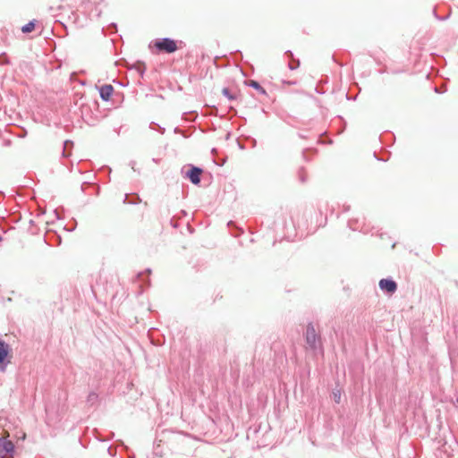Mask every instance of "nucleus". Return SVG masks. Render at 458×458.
Returning <instances> with one entry per match:
<instances>
[{"label":"nucleus","mask_w":458,"mask_h":458,"mask_svg":"<svg viewBox=\"0 0 458 458\" xmlns=\"http://www.w3.org/2000/svg\"><path fill=\"white\" fill-rule=\"evenodd\" d=\"M14 452V445L12 441L0 438V458L12 456Z\"/></svg>","instance_id":"nucleus-4"},{"label":"nucleus","mask_w":458,"mask_h":458,"mask_svg":"<svg viewBox=\"0 0 458 458\" xmlns=\"http://www.w3.org/2000/svg\"><path fill=\"white\" fill-rule=\"evenodd\" d=\"M189 167L185 174V178L189 179L192 184L199 185L201 180V174L203 173L202 168L192 165H190Z\"/></svg>","instance_id":"nucleus-3"},{"label":"nucleus","mask_w":458,"mask_h":458,"mask_svg":"<svg viewBox=\"0 0 458 458\" xmlns=\"http://www.w3.org/2000/svg\"><path fill=\"white\" fill-rule=\"evenodd\" d=\"M349 226L352 230H357L358 229V227L354 226L352 222H349Z\"/></svg>","instance_id":"nucleus-16"},{"label":"nucleus","mask_w":458,"mask_h":458,"mask_svg":"<svg viewBox=\"0 0 458 458\" xmlns=\"http://www.w3.org/2000/svg\"><path fill=\"white\" fill-rule=\"evenodd\" d=\"M139 72H140V76H143V74L145 72V69H140Z\"/></svg>","instance_id":"nucleus-18"},{"label":"nucleus","mask_w":458,"mask_h":458,"mask_svg":"<svg viewBox=\"0 0 458 458\" xmlns=\"http://www.w3.org/2000/svg\"><path fill=\"white\" fill-rule=\"evenodd\" d=\"M35 22H36L35 20L30 21L28 23H26L25 25H23L21 27V31L23 33H30V32H31L34 30V28H35Z\"/></svg>","instance_id":"nucleus-8"},{"label":"nucleus","mask_w":458,"mask_h":458,"mask_svg":"<svg viewBox=\"0 0 458 458\" xmlns=\"http://www.w3.org/2000/svg\"><path fill=\"white\" fill-rule=\"evenodd\" d=\"M305 340L306 344L312 350H316L320 342V336L316 333L314 325L311 322L307 325Z\"/></svg>","instance_id":"nucleus-2"},{"label":"nucleus","mask_w":458,"mask_h":458,"mask_svg":"<svg viewBox=\"0 0 458 458\" xmlns=\"http://www.w3.org/2000/svg\"><path fill=\"white\" fill-rule=\"evenodd\" d=\"M153 125H157V126L158 127V130H159V131H160V133H161V134H164V133H165V129L164 127H162V126H160V125H158V124H157V123H151L149 127H150L151 129H154V128H153Z\"/></svg>","instance_id":"nucleus-13"},{"label":"nucleus","mask_w":458,"mask_h":458,"mask_svg":"<svg viewBox=\"0 0 458 458\" xmlns=\"http://www.w3.org/2000/svg\"><path fill=\"white\" fill-rule=\"evenodd\" d=\"M2 240H3V238H2V236L0 235V242H2Z\"/></svg>","instance_id":"nucleus-22"},{"label":"nucleus","mask_w":458,"mask_h":458,"mask_svg":"<svg viewBox=\"0 0 458 458\" xmlns=\"http://www.w3.org/2000/svg\"><path fill=\"white\" fill-rule=\"evenodd\" d=\"M249 87L255 89L262 95H267L266 89L256 81H250L248 83Z\"/></svg>","instance_id":"nucleus-7"},{"label":"nucleus","mask_w":458,"mask_h":458,"mask_svg":"<svg viewBox=\"0 0 458 458\" xmlns=\"http://www.w3.org/2000/svg\"><path fill=\"white\" fill-rule=\"evenodd\" d=\"M100 98L103 101H108L110 100L113 92H114V87L111 84H105L101 86L98 89Z\"/></svg>","instance_id":"nucleus-6"},{"label":"nucleus","mask_w":458,"mask_h":458,"mask_svg":"<svg viewBox=\"0 0 458 458\" xmlns=\"http://www.w3.org/2000/svg\"><path fill=\"white\" fill-rule=\"evenodd\" d=\"M379 288L387 293H394L397 290V284L392 278H383L379 281Z\"/></svg>","instance_id":"nucleus-5"},{"label":"nucleus","mask_w":458,"mask_h":458,"mask_svg":"<svg viewBox=\"0 0 458 458\" xmlns=\"http://www.w3.org/2000/svg\"><path fill=\"white\" fill-rule=\"evenodd\" d=\"M222 94L229 100H234L236 98L235 95H233L228 88H224L222 89Z\"/></svg>","instance_id":"nucleus-11"},{"label":"nucleus","mask_w":458,"mask_h":458,"mask_svg":"<svg viewBox=\"0 0 458 458\" xmlns=\"http://www.w3.org/2000/svg\"><path fill=\"white\" fill-rule=\"evenodd\" d=\"M334 397H335V403H340L341 394L339 391L337 393L334 392Z\"/></svg>","instance_id":"nucleus-14"},{"label":"nucleus","mask_w":458,"mask_h":458,"mask_svg":"<svg viewBox=\"0 0 458 458\" xmlns=\"http://www.w3.org/2000/svg\"><path fill=\"white\" fill-rule=\"evenodd\" d=\"M285 55H287L291 59L294 60L293 59V54L291 50H287L285 51Z\"/></svg>","instance_id":"nucleus-15"},{"label":"nucleus","mask_w":458,"mask_h":458,"mask_svg":"<svg viewBox=\"0 0 458 458\" xmlns=\"http://www.w3.org/2000/svg\"><path fill=\"white\" fill-rule=\"evenodd\" d=\"M129 204H132V205H135L137 204V201L136 200H130L128 201Z\"/></svg>","instance_id":"nucleus-20"},{"label":"nucleus","mask_w":458,"mask_h":458,"mask_svg":"<svg viewBox=\"0 0 458 458\" xmlns=\"http://www.w3.org/2000/svg\"><path fill=\"white\" fill-rule=\"evenodd\" d=\"M72 145H73V142L72 140H67L64 142V149L62 152L63 157H67L71 155V153L67 151V148L69 147H72Z\"/></svg>","instance_id":"nucleus-10"},{"label":"nucleus","mask_w":458,"mask_h":458,"mask_svg":"<svg viewBox=\"0 0 458 458\" xmlns=\"http://www.w3.org/2000/svg\"><path fill=\"white\" fill-rule=\"evenodd\" d=\"M155 47L159 52L166 54L174 53L177 49L176 41L171 38H162L155 41Z\"/></svg>","instance_id":"nucleus-1"},{"label":"nucleus","mask_w":458,"mask_h":458,"mask_svg":"<svg viewBox=\"0 0 458 458\" xmlns=\"http://www.w3.org/2000/svg\"><path fill=\"white\" fill-rule=\"evenodd\" d=\"M130 165L131 166V168H132L133 170H135V168H134L135 161H131V162L130 163Z\"/></svg>","instance_id":"nucleus-19"},{"label":"nucleus","mask_w":458,"mask_h":458,"mask_svg":"<svg viewBox=\"0 0 458 458\" xmlns=\"http://www.w3.org/2000/svg\"><path fill=\"white\" fill-rule=\"evenodd\" d=\"M98 400V395L97 393L95 392H90L89 394H88V397H87V403L93 405L95 404Z\"/></svg>","instance_id":"nucleus-9"},{"label":"nucleus","mask_w":458,"mask_h":458,"mask_svg":"<svg viewBox=\"0 0 458 458\" xmlns=\"http://www.w3.org/2000/svg\"><path fill=\"white\" fill-rule=\"evenodd\" d=\"M293 61L295 63V64H293V63H289L288 64V68L290 70H292V71L297 69L300 66V61L299 60H293Z\"/></svg>","instance_id":"nucleus-12"},{"label":"nucleus","mask_w":458,"mask_h":458,"mask_svg":"<svg viewBox=\"0 0 458 458\" xmlns=\"http://www.w3.org/2000/svg\"><path fill=\"white\" fill-rule=\"evenodd\" d=\"M127 199H128V195H127V194H125V196H124V200H123V201H124V202H127Z\"/></svg>","instance_id":"nucleus-21"},{"label":"nucleus","mask_w":458,"mask_h":458,"mask_svg":"<svg viewBox=\"0 0 458 458\" xmlns=\"http://www.w3.org/2000/svg\"><path fill=\"white\" fill-rule=\"evenodd\" d=\"M4 64H8V60L7 59H4V60H1L0 59V65Z\"/></svg>","instance_id":"nucleus-17"},{"label":"nucleus","mask_w":458,"mask_h":458,"mask_svg":"<svg viewBox=\"0 0 458 458\" xmlns=\"http://www.w3.org/2000/svg\"><path fill=\"white\" fill-rule=\"evenodd\" d=\"M456 403H457V404H458V396L456 397Z\"/></svg>","instance_id":"nucleus-23"}]
</instances>
